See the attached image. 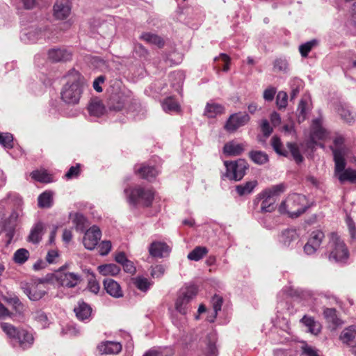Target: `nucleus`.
Masks as SVG:
<instances>
[{
  "label": "nucleus",
  "mask_w": 356,
  "mask_h": 356,
  "mask_svg": "<svg viewBox=\"0 0 356 356\" xmlns=\"http://www.w3.org/2000/svg\"><path fill=\"white\" fill-rule=\"evenodd\" d=\"M67 83L61 90L62 100L68 104L79 103L82 94V76L75 70H70L66 76Z\"/></svg>",
  "instance_id": "f257e3e1"
},
{
  "label": "nucleus",
  "mask_w": 356,
  "mask_h": 356,
  "mask_svg": "<svg viewBox=\"0 0 356 356\" xmlns=\"http://www.w3.org/2000/svg\"><path fill=\"white\" fill-rule=\"evenodd\" d=\"M326 254L330 261L344 262L349 256L348 250L340 236L332 232L328 235Z\"/></svg>",
  "instance_id": "f03ea898"
},
{
  "label": "nucleus",
  "mask_w": 356,
  "mask_h": 356,
  "mask_svg": "<svg viewBox=\"0 0 356 356\" xmlns=\"http://www.w3.org/2000/svg\"><path fill=\"white\" fill-rule=\"evenodd\" d=\"M306 198L300 194H291L280 206V213H286L291 218H297L307 209Z\"/></svg>",
  "instance_id": "7ed1b4c3"
},
{
  "label": "nucleus",
  "mask_w": 356,
  "mask_h": 356,
  "mask_svg": "<svg viewBox=\"0 0 356 356\" xmlns=\"http://www.w3.org/2000/svg\"><path fill=\"white\" fill-rule=\"evenodd\" d=\"M124 193L127 195V200L131 204H141L145 207L151 205L154 193L151 189L144 188L140 186L126 188Z\"/></svg>",
  "instance_id": "20e7f679"
},
{
  "label": "nucleus",
  "mask_w": 356,
  "mask_h": 356,
  "mask_svg": "<svg viewBox=\"0 0 356 356\" xmlns=\"http://www.w3.org/2000/svg\"><path fill=\"white\" fill-rule=\"evenodd\" d=\"M197 293V288L195 285L181 288L175 301L176 311L182 315H186L188 311V303Z\"/></svg>",
  "instance_id": "39448f33"
},
{
  "label": "nucleus",
  "mask_w": 356,
  "mask_h": 356,
  "mask_svg": "<svg viewBox=\"0 0 356 356\" xmlns=\"http://www.w3.org/2000/svg\"><path fill=\"white\" fill-rule=\"evenodd\" d=\"M226 172L225 177L229 180L240 181L245 176L248 169V164L244 159H238L235 161H225Z\"/></svg>",
  "instance_id": "423d86ee"
},
{
  "label": "nucleus",
  "mask_w": 356,
  "mask_h": 356,
  "mask_svg": "<svg viewBox=\"0 0 356 356\" xmlns=\"http://www.w3.org/2000/svg\"><path fill=\"white\" fill-rule=\"evenodd\" d=\"M55 277L60 285L67 288H74L81 281V276L79 273L68 271L66 266L60 267L56 271Z\"/></svg>",
  "instance_id": "0eeeda50"
},
{
  "label": "nucleus",
  "mask_w": 356,
  "mask_h": 356,
  "mask_svg": "<svg viewBox=\"0 0 356 356\" xmlns=\"http://www.w3.org/2000/svg\"><path fill=\"white\" fill-rule=\"evenodd\" d=\"M22 289L32 301L40 300L46 293L44 284L42 281L33 283H22Z\"/></svg>",
  "instance_id": "6e6552de"
},
{
  "label": "nucleus",
  "mask_w": 356,
  "mask_h": 356,
  "mask_svg": "<svg viewBox=\"0 0 356 356\" xmlns=\"http://www.w3.org/2000/svg\"><path fill=\"white\" fill-rule=\"evenodd\" d=\"M71 9L70 0H56L53 8V15L58 20H64L70 15Z\"/></svg>",
  "instance_id": "1a4fd4ad"
},
{
  "label": "nucleus",
  "mask_w": 356,
  "mask_h": 356,
  "mask_svg": "<svg viewBox=\"0 0 356 356\" xmlns=\"http://www.w3.org/2000/svg\"><path fill=\"white\" fill-rule=\"evenodd\" d=\"M324 237V233L321 230L312 232L307 243L304 246L305 252L308 255L315 253L321 245Z\"/></svg>",
  "instance_id": "9d476101"
},
{
  "label": "nucleus",
  "mask_w": 356,
  "mask_h": 356,
  "mask_svg": "<svg viewBox=\"0 0 356 356\" xmlns=\"http://www.w3.org/2000/svg\"><path fill=\"white\" fill-rule=\"evenodd\" d=\"M102 232L97 226H92L85 233L83 243L84 247L90 250H92L97 246L98 241L100 240Z\"/></svg>",
  "instance_id": "9b49d317"
},
{
  "label": "nucleus",
  "mask_w": 356,
  "mask_h": 356,
  "mask_svg": "<svg viewBox=\"0 0 356 356\" xmlns=\"http://www.w3.org/2000/svg\"><path fill=\"white\" fill-rule=\"evenodd\" d=\"M343 343L346 344L350 348L353 354L356 355V326L350 325L343 329L339 336Z\"/></svg>",
  "instance_id": "f8f14e48"
},
{
  "label": "nucleus",
  "mask_w": 356,
  "mask_h": 356,
  "mask_svg": "<svg viewBox=\"0 0 356 356\" xmlns=\"http://www.w3.org/2000/svg\"><path fill=\"white\" fill-rule=\"evenodd\" d=\"M250 120L248 114L236 113L230 115L227 120L225 129L229 132L235 131L238 128L245 125Z\"/></svg>",
  "instance_id": "ddd939ff"
},
{
  "label": "nucleus",
  "mask_w": 356,
  "mask_h": 356,
  "mask_svg": "<svg viewBox=\"0 0 356 356\" xmlns=\"http://www.w3.org/2000/svg\"><path fill=\"white\" fill-rule=\"evenodd\" d=\"M311 139L312 141L315 140H325L329 138V131L323 127V121L321 118H317L312 121L311 126Z\"/></svg>",
  "instance_id": "4468645a"
},
{
  "label": "nucleus",
  "mask_w": 356,
  "mask_h": 356,
  "mask_svg": "<svg viewBox=\"0 0 356 356\" xmlns=\"http://www.w3.org/2000/svg\"><path fill=\"white\" fill-rule=\"evenodd\" d=\"M170 248L164 242L154 241L149 247V253L153 257L162 258L168 256Z\"/></svg>",
  "instance_id": "2eb2a0df"
},
{
  "label": "nucleus",
  "mask_w": 356,
  "mask_h": 356,
  "mask_svg": "<svg viewBox=\"0 0 356 356\" xmlns=\"http://www.w3.org/2000/svg\"><path fill=\"white\" fill-rule=\"evenodd\" d=\"M51 29L47 26L36 28L30 30L26 35L30 42H34L40 39H50L51 38Z\"/></svg>",
  "instance_id": "dca6fc26"
},
{
  "label": "nucleus",
  "mask_w": 356,
  "mask_h": 356,
  "mask_svg": "<svg viewBox=\"0 0 356 356\" xmlns=\"http://www.w3.org/2000/svg\"><path fill=\"white\" fill-rule=\"evenodd\" d=\"M72 51L66 49H51L48 51V58L53 62H66L71 60Z\"/></svg>",
  "instance_id": "f3484780"
},
{
  "label": "nucleus",
  "mask_w": 356,
  "mask_h": 356,
  "mask_svg": "<svg viewBox=\"0 0 356 356\" xmlns=\"http://www.w3.org/2000/svg\"><path fill=\"white\" fill-rule=\"evenodd\" d=\"M106 291L115 298H122L123 291L118 282L113 279H105L103 282Z\"/></svg>",
  "instance_id": "a211bd4d"
},
{
  "label": "nucleus",
  "mask_w": 356,
  "mask_h": 356,
  "mask_svg": "<svg viewBox=\"0 0 356 356\" xmlns=\"http://www.w3.org/2000/svg\"><path fill=\"white\" fill-rule=\"evenodd\" d=\"M88 111L90 115L99 118L105 114L106 108L102 100L95 98L90 100L88 106Z\"/></svg>",
  "instance_id": "6ab92c4d"
},
{
  "label": "nucleus",
  "mask_w": 356,
  "mask_h": 356,
  "mask_svg": "<svg viewBox=\"0 0 356 356\" xmlns=\"http://www.w3.org/2000/svg\"><path fill=\"white\" fill-rule=\"evenodd\" d=\"M15 340L18 343L19 347L24 350L30 348L33 345L34 338L31 332L25 330H20L19 334L16 337Z\"/></svg>",
  "instance_id": "aec40b11"
},
{
  "label": "nucleus",
  "mask_w": 356,
  "mask_h": 356,
  "mask_svg": "<svg viewBox=\"0 0 356 356\" xmlns=\"http://www.w3.org/2000/svg\"><path fill=\"white\" fill-rule=\"evenodd\" d=\"M285 189L286 186L284 184L274 185L264 190L259 194V197H268L276 200L277 197L284 193Z\"/></svg>",
  "instance_id": "412c9836"
},
{
  "label": "nucleus",
  "mask_w": 356,
  "mask_h": 356,
  "mask_svg": "<svg viewBox=\"0 0 356 356\" xmlns=\"http://www.w3.org/2000/svg\"><path fill=\"white\" fill-rule=\"evenodd\" d=\"M245 149V145L234 141L227 143L223 147V152L227 156H238Z\"/></svg>",
  "instance_id": "4be33fe9"
},
{
  "label": "nucleus",
  "mask_w": 356,
  "mask_h": 356,
  "mask_svg": "<svg viewBox=\"0 0 356 356\" xmlns=\"http://www.w3.org/2000/svg\"><path fill=\"white\" fill-rule=\"evenodd\" d=\"M74 312L79 320L84 321L90 316L92 309L89 305L81 300L78 302V305L74 307Z\"/></svg>",
  "instance_id": "5701e85b"
},
{
  "label": "nucleus",
  "mask_w": 356,
  "mask_h": 356,
  "mask_svg": "<svg viewBox=\"0 0 356 356\" xmlns=\"http://www.w3.org/2000/svg\"><path fill=\"white\" fill-rule=\"evenodd\" d=\"M298 234L296 229H288L284 230L280 236V242L286 247L289 246L293 242L297 241Z\"/></svg>",
  "instance_id": "b1692460"
},
{
  "label": "nucleus",
  "mask_w": 356,
  "mask_h": 356,
  "mask_svg": "<svg viewBox=\"0 0 356 356\" xmlns=\"http://www.w3.org/2000/svg\"><path fill=\"white\" fill-rule=\"evenodd\" d=\"M136 173L143 179L151 180L156 177L159 171L154 167L141 165L139 168L135 169Z\"/></svg>",
  "instance_id": "393cba45"
},
{
  "label": "nucleus",
  "mask_w": 356,
  "mask_h": 356,
  "mask_svg": "<svg viewBox=\"0 0 356 356\" xmlns=\"http://www.w3.org/2000/svg\"><path fill=\"white\" fill-rule=\"evenodd\" d=\"M99 350L104 354H118L122 350L120 343L114 341H106L98 346Z\"/></svg>",
  "instance_id": "a878e982"
},
{
  "label": "nucleus",
  "mask_w": 356,
  "mask_h": 356,
  "mask_svg": "<svg viewBox=\"0 0 356 356\" xmlns=\"http://www.w3.org/2000/svg\"><path fill=\"white\" fill-rule=\"evenodd\" d=\"M224 111L225 108L222 105L215 102L207 103L204 110V115L209 118H213L218 115H221Z\"/></svg>",
  "instance_id": "bb28decb"
},
{
  "label": "nucleus",
  "mask_w": 356,
  "mask_h": 356,
  "mask_svg": "<svg viewBox=\"0 0 356 356\" xmlns=\"http://www.w3.org/2000/svg\"><path fill=\"white\" fill-rule=\"evenodd\" d=\"M347 153H343V150H335L333 153L334 161L335 163V174L339 175L344 171L346 167L345 156Z\"/></svg>",
  "instance_id": "cd10ccee"
},
{
  "label": "nucleus",
  "mask_w": 356,
  "mask_h": 356,
  "mask_svg": "<svg viewBox=\"0 0 356 356\" xmlns=\"http://www.w3.org/2000/svg\"><path fill=\"white\" fill-rule=\"evenodd\" d=\"M300 321L308 328V331L312 334L316 335L321 332V325L314 318L305 315Z\"/></svg>",
  "instance_id": "c85d7f7f"
},
{
  "label": "nucleus",
  "mask_w": 356,
  "mask_h": 356,
  "mask_svg": "<svg viewBox=\"0 0 356 356\" xmlns=\"http://www.w3.org/2000/svg\"><path fill=\"white\" fill-rule=\"evenodd\" d=\"M43 225L42 222L36 223L31 230L28 241L33 243H38L42 238Z\"/></svg>",
  "instance_id": "c756f323"
},
{
  "label": "nucleus",
  "mask_w": 356,
  "mask_h": 356,
  "mask_svg": "<svg viewBox=\"0 0 356 356\" xmlns=\"http://www.w3.org/2000/svg\"><path fill=\"white\" fill-rule=\"evenodd\" d=\"M98 270L104 276H115L120 272V268L116 264H108L99 266Z\"/></svg>",
  "instance_id": "7c9ffc66"
},
{
  "label": "nucleus",
  "mask_w": 356,
  "mask_h": 356,
  "mask_svg": "<svg viewBox=\"0 0 356 356\" xmlns=\"http://www.w3.org/2000/svg\"><path fill=\"white\" fill-rule=\"evenodd\" d=\"M140 38L147 43L154 44L159 48L163 47L164 45L163 40L160 36L154 33H143Z\"/></svg>",
  "instance_id": "2f4dec72"
},
{
  "label": "nucleus",
  "mask_w": 356,
  "mask_h": 356,
  "mask_svg": "<svg viewBox=\"0 0 356 356\" xmlns=\"http://www.w3.org/2000/svg\"><path fill=\"white\" fill-rule=\"evenodd\" d=\"M20 216L18 211H13L10 215L8 219L5 222L3 229L8 231L9 235H13L15 227L17 225V221Z\"/></svg>",
  "instance_id": "473e14b6"
},
{
  "label": "nucleus",
  "mask_w": 356,
  "mask_h": 356,
  "mask_svg": "<svg viewBox=\"0 0 356 356\" xmlns=\"http://www.w3.org/2000/svg\"><path fill=\"white\" fill-rule=\"evenodd\" d=\"M257 181L256 180L247 181L244 184H240L236 186V191L240 196L248 195L253 191L254 188L257 186Z\"/></svg>",
  "instance_id": "72a5a7b5"
},
{
  "label": "nucleus",
  "mask_w": 356,
  "mask_h": 356,
  "mask_svg": "<svg viewBox=\"0 0 356 356\" xmlns=\"http://www.w3.org/2000/svg\"><path fill=\"white\" fill-rule=\"evenodd\" d=\"M337 176L341 183L345 181H349L350 183L356 182V170L351 168L346 169Z\"/></svg>",
  "instance_id": "f704fd0d"
},
{
  "label": "nucleus",
  "mask_w": 356,
  "mask_h": 356,
  "mask_svg": "<svg viewBox=\"0 0 356 356\" xmlns=\"http://www.w3.org/2000/svg\"><path fill=\"white\" fill-rule=\"evenodd\" d=\"M251 160L258 165H263L268 161V156L262 151H251L249 153Z\"/></svg>",
  "instance_id": "c9c22d12"
},
{
  "label": "nucleus",
  "mask_w": 356,
  "mask_h": 356,
  "mask_svg": "<svg viewBox=\"0 0 356 356\" xmlns=\"http://www.w3.org/2000/svg\"><path fill=\"white\" fill-rule=\"evenodd\" d=\"M208 253L206 247L197 246L187 256L188 259L191 261H199L202 259Z\"/></svg>",
  "instance_id": "e433bc0d"
},
{
  "label": "nucleus",
  "mask_w": 356,
  "mask_h": 356,
  "mask_svg": "<svg viewBox=\"0 0 356 356\" xmlns=\"http://www.w3.org/2000/svg\"><path fill=\"white\" fill-rule=\"evenodd\" d=\"M53 203V195L50 191H45L38 197V206L42 208H49Z\"/></svg>",
  "instance_id": "4c0bfd02"
},
{
  "label": "nucleus",
  "mask_w": 356,
  "mask_h": 356,
  "mask_svg": "<svg viewBox=\"0 0 356 356\" xmlns=\"http://www.w3.org/2000/svg\"><path fill=\"white\" fill-rule=\"evenodd\" d=\"M32 179L42 183H49L51 181V176L45 170H37L31 173Z\"/></svg>",
  "instance_id": "58836bf2"
},
{
  "label": "nucleus",
  "mask_w": 356,
  "mask_h": 356,
  "mask_svg": "<svg viewBox=\"0 0 356 356\" xmlns=\"http://www.w3.org/2000/svg\"><path fill=\"white\" fill-rule=\"evenodd\" d=\"M257 199L262 200L260 208L261 212H272L275 210L274 204L275 203V200L270 199L268 197H259V195H257Z\"/></svg>",
  "instance_id": "ea45409f"
},
{
  "label": "nucleus",
  "mask_w": 356,
  "mask_h": 356,
  "mask_svg": "<svg viewBox=\"0 0 356 356\" xmlns=\"http://www.w3.org/2000/svg\"><path fill=\"white\" fill-rule=\"evenodd\" d=\"M271 145L277 154L284 156L288 155L287 149L283 146V144L278 136H273L271 138Z\"/></svg>",
  "instance_id": "a19ab883"
},
{
  "label": "nucleus",
  "mask_w": 356,
  "mask_h": 356,
  "mask_svg": "<svg viewBox=\"0 0 356 356\" xmlns=\"http://www.w3.org/2000/svg\"><path fill=\"white\" fill-rule=\"evenodd\" d=\"M162 107L166 112H178L180 108L177 102L172 97L165 99L162 104Z\"/></svg>",
  "instance_id": "79ce46f5"
},
{
  "label": "nucleus",
  "mask_w": 356,
  "mask_h": 356,
  "mask_svg": "<svg viewBox=\"0 0 356 356\" xmlns=\"http://www.w3.org/2000/svg\"><path fill=\"white\" fill-rule=\"evenodd\" d=\"M1 327L9 338L14 340L20 332V330L8 323H1Z\"/></svg>",
  "instance_id": "37998d69"
},
{
  "label": "nucleus",
  "mask_w": 356,
  "mask_h": 356,
  "mask_svg": "<svg viewBox=\"0 0 356 356\" xmlns=\"http://www.w3.org/2000/svg\"><path fill=\"white\" fill-rule=\"evenodd\" d=\"M32 318L37 321L42 327H47L48 325V318L46 314L40 310L37 309L32 312Z\"/></svg>",
  "instance_id": "c03bdc74"
},
{
  "label": "nucleus",
  "mask_w": 356,
  "mask_h": 356,
  "mask_svg": "<svg viewBox=\"0 0 356 356\" xmlns=\"http://www.w3.org/2000/svg\"><path fill=\"white\" fill-rule=\"evenodd\" d=\"M337 112L341 116V119L347 123H351L355 120L354 115L348 108L344 106H339L337 109Z\"/></svg>",
  "instance_id": "a18cd8bd"
},
{
  "label": "nucleus",
  "mask_w": 356,
  "mask_h": 356,
  "mask_svg": "<svg viewBox=\"0 0 356 356\" xmlns=\"http://www.w3.org/2000/svg\"><path fill=\"white\" fill-rule=\"evenodd\" d=\"M29 257V252L24 248L17 250L13 256V259L17 264H24Z\"/></svg>",
  "instance_id": "49530a36"
},
{
  "label": "nucleus",
  "mask_w": 356,
  "mask_h": 356,
  "mask_svg": "<svg viewBox=\"0 0 356 356\" xmlns=\"http://www.w3.org/2000/svg\"><path fill=\"white\" fill-rule=\"evenodd\" d=\"M309 106L307 102L304 100L301 99L298 107V121L302 122L305 120L307 114L308 113Z\"/></svg>",
  "instance_id": "de8ad7c7"
},
{
  "label": "nucleus",
  "mask_w": 356,
  "mask_h": 356,
  "mask_svg": "<svg viewBox=\"0 0 356 356\" xmlns=\"http://www.w3.org/2000/svg\"><path fill=\"white\" fill-rule=\"evenodd\" d=\"M0 144L5 148L13 147V137L10 133H0Z\"/></svg>",
  "instance_id": "09e8293b"
},
{
  "label": "nucleus",
  "mask_w": 356,
  "mask_h": 356,
  "mask_svg": "<svg viewBox=\"0 0 356 356\" xmlns=\"http://www.w3.org/2000/svg\"><path fill=\"white\" fill-rule=\"evenodd\" d=\"M134 285L142 291H147L149 288L150 283L147 278L143 277H136L133 279Z\"/></svg>",
  "instance_id": "8fccbe9b"
},
{
  "label": "nucleus",
  "mask_w": 356,
  "mask_h": 356,
  "mask_svg": "<svg viewBox=\"0 0 356 356\" xmlns=\"http://www.w3.org/2000/svg\"><path fill=\"white\" fill-rule=\"evenodd\" d=\"M287 147L296 163H301L303 161V157L301 155L297 145L295 143H288Z\"/></svg>",
  "instance_id": "3c124183"
},
{
  "label": "nucleus",
  "mask_w": 356,
  "mask_h": 356,
  "mask_svg": "<svg viewBox=\"0 0 356 356\" xmlns=\"http://www.w3.org/2000/svg\"><path fill=\"white\" fill-rule=\"evenodd\" d=\"M287 99L288 95L284 91H280L276 97V104L277 107L281 108H284L287 106Z\"/></svg>",
  "instance_id": "603ef678"
},
{
  "label": "nucleus",
  "mask_w": 356,
  "mask_h": 356,
  "mask_svg": "<svg viewBox=\"0 0 356 356\" xmlns=\"http://www.w3.org/2000/svg\"><path fill=\"white\" fill-rule=\"evenodd\" d=\"M332 153L335 150H343V153H347V148L344 145V138L341 136H337L334 140V146L331 147Z\"/></svg>",
  "instance_id": "864d4df0"
},
{
  "label": "nucleus",
  "mask_w": 356,
  "mask_h": 356,
  "mask_svg": "<svg viewBox=\"0 0 356 356\" xmlns=\"http://www.w3.org/2000/svg\"><path fill=\"white\" fill-rule=\"evenodd\" d=\"M221 60L222 63V70L224 72H227L229 70V65H230V57L225 54H220L218 57H216L214 58V62L218 63Z\"/></svg>",
  "instance_id": "5fc2aeb1"
},
{
  "label": "nucleus",
  "mask_w": 356,
  "mask_h": 356,
  "mask_svg": "<svg viewBox=\"0 0 356 356\" xmlns=\"http://www.w3.org/2000/svg\"><path fill=\"white\" fill-rule=\"evenodd\" d=\"M273 68L275 71L286 72L288 69V63L286 59L277 58L274 61Z\"/></svg>",
  "instance_id": "6e6d98bb"
},
{
  "label": "nucleus",
  "mask_w": 356,
  "mask_h": 356,
  "mask_svg": "<svg viewBox=\"0 0 356 356\" xmlns=\"http://www.w3.org/2000/svg\"><path fill=\"white\" fill-rule=\"evenodd\" d=\"M223 302V298L219 295H214L211 299L212 307L214 310V317L217 316L219 311L221 310V307Z\"/></svg>",
  "instance_id": "4d7b16f0"
},
{
  "label": "nucleus",
  "mask_w": 356,
  "mask_h": 356,
  "mask_svg": "<svg viewBox=\"0 0 356 356\" xmlns=\"http://www.w3.org/2000/svg\"><path fill=\"white\" fill-rule=\"evenodd\" d=\"M316 40L309 41L299 47V51L302 57H307L309 52L316 44Z\"/></svg>",
  "instance_id": "13d9d810"
},
{
  "label": "nucleus",
  "mask_w": 356,
  "mask_h": 356,
  "mask_svg": "<svg viewBox=\"0 0 356 356\" xmlns=\"http://www.w3.org/2000/svg\"><path fill=\"white\" fill-rule=\"evenodd\" d=\"M324 317L327 321L337 324L336 309L334 308H325L323 311Z\"/></svg>",
  "instance_id": "bf43d9fd"
},
{
  "label": "nucleus",
  "mask_w": 356,
  "mask_h": 356,
  "mask_svg": "<svg viewBox=\"0 0 356 356\" xmlns=\"http://www.w3.org/2000/svg\"><path fill=\"white\" fill-rule=\"evenodd\" d=\"M111 248L112 245L110 241H103L98 246L99 252L102 256L106 255L110 252Z\"/></svg>",
  "instance_id": "052dcab7"
},
{
  "label": "nucleus",
  "mask_w": 356,
  "mask_h": 356,
  "mask_svg": "<svg viewBox=\"0 0 356 356\" xmlns=\"http://www.w3.org/2000/svg\"><path fill=\"white\" fill-rule=\"evenodd\" d=\"M276 92L277 89L275 87L269 86L264 91L263 97L265 101L272 102Z\"/></svg>",
  "instance_id": "680f3d73"
},
{
  "label": "nucleus",
  "mask_w": 356,
  "mask_h": 356,
  "mask_svg": "<svg viewBox=\"0 0 356 356\" xmlns=\"http://www.w3.org/2000/svg\"><path fill=\"white\" fill-rule=\"evenodd\" d=\"M302 87V82L300 79L293 80V86H292L291 92L290 94L291 99H295L300 92V88Z\"/></svg>",
  "instance_id": "e2e57ef3"
},
{
  "label": "nucleus",
  "mask_w": 356,
  "mask_h": 356,
  "mask_svg": "<svg viewBox=\"0 0 356 356\" xmlns=\"http://www.w3.org/2000/svg\"><path fill=\"white\" fill-rule=\"evenodd\" d=\"M261 129L264 135L266 137L269 136L273 132V128L270 126L267 120H261Z\"/></svg>",
  "instance_id": "0e129e2a"
},
{
  "label": "nucleus",
  "mask_w": 356,
  "mask_h": 356,
  "mask_svg": "<svg viewBox=\"0 0 356 356\" xmlns=\"http://www.w3.org/2000/svg\"><path fill=\"white\" fill-rule=\"evenodd\" d=\"M80 173V165L76 164L75 166H72L66 172L65 177L67 179H72L77 177Z\"/></svg>",
  "instance_id": "69168bd1"
},
{
  "label": "nucleus",
  "mask_w": 356,
  "mask_h": 356,
  "mask_svg": "<svg viewBox=\"0 0 356 356\" xmlns=\"http://www.w3.org/2000/svg\"><path fill=\"white\" fill-rule=\"evenodd\" d=\"M302 355L304 356H319L316 348L307 345L302 347Z\"/></svg>",
  "instance_id": "338daca9"
},
{
  "label": "nucleus",
  "mask_w": 356,
  "mask_h": 356,
  "mask_svg": "<svg viewBox=\"0 0 356 356\" xmlns=\"http://www.w3.org/2000/svg\"><path fill=\"white\" fill-rule=\"evenodd\" d=\"M165 272V268L162 265H156L153 267L151 271V275L153 277H160Z\"/></svg>",
  "instance_id": "774afa93"
}]
</instances>
